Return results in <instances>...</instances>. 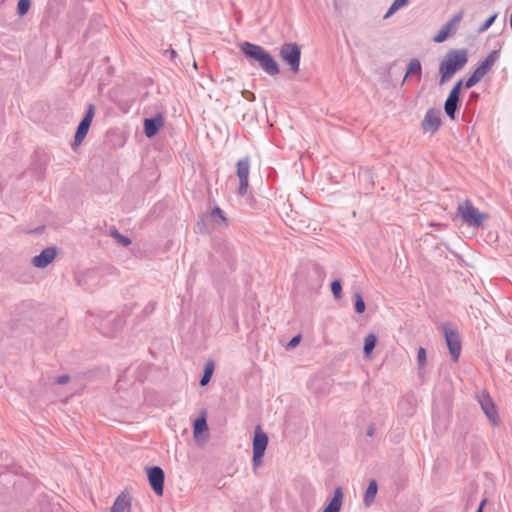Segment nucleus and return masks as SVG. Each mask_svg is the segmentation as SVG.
Returning <instances> with one entry per match:
<instances>
[{"instance_id":"nucleus-43","label":"nucleus","mask_w":512,"mask_h":512,"mask_svg":"<svg viewBox=\"0 0 512 512\" xmlns=\"http://www.w3.org/2000/svg\"><path fill=\"white\" fill-rule=\"evenodd\" d=\"M165 54H169L170 58L173 59L176 57V51L173 48H169L165 50Z\"/></svg>"},{"instance_id":"nucleus-4","label":"nucleus","mask_w":512,"mask_h":512,"mask_svg":"<svg viewBox=\"0 0 512 512\" xmlns=\"http://www.w3.org/2000/svg\"><path fill=\"white\" fill-rule=\"evenodd\" d=\"M279 55L290 71L297 73L300 69L301 48L295 42H286L281 45Z\"/></svg>"},{"instance_id":"nucleus-38","label":"nucleus","mask_w":512,"mask_h":512,"mask_svg":"<svg viewBox=\"0 0 512 512\" xmlns=\"http://www.w3.org/2000/svg\"><path fill=\"white\" fill-rule=\"evenodd\" d=\"M70 377L68 374L60 375L56 378L55 383L63 385L66 384L69 381Z\"/></svg>"},{"instance_id":"nucleus-20","label":"nucleus","mask_w":512,"mask_h":512,"mask_svg":"<svg viewBox=\"0 0 512 512\" xmlns=\"http://www.w3.org/2000/svg\"><path fill=\"white\" fill-rule=\"evenodd\" d=\"M131 497L126 493H121L115 499L110 512H130Z\"/></svg>"},{"instance_id":"nucleus-39","label":"nucleus","mask_w":512,"mask_h":512,"mask_svg":"<svg viewBox=\"0 0 512 512\" xmlns=\"http://www.w3.org/2000/svg\"><path fill=\"white\" fill-rule=\"evenodd\" d=\"M375 431H376V426H375V424H374V423H371V424L368 426V429H367V431H366V435H367L368 437H372V436L374 435Z\"/></svg>"},{"instance_id":"nucleus-14","label":"nucleus","mask_w":512,"mask_h":512,"mask_svg":"<svg viewBox=\"0 0 512 512\" xmlns=\"http://www.w3.org/2000/svg\"><path fill=\"white\" fill-rule=\"evenodd\" d=\"M164 125V116L162 113H157L153 117L144 119V134L147 138H153Z\"/></svg>"},{"instance_id":"nucleus-12","label":"nucleus","mask_w":512,"mask_h":512,"mask_svg":"<svg viewBox=\"0 0 512 512\" xmlns=\"http://www.w3.org/2000/svg\"><path fill=\"white\" fill-rule=\"evenodd\" d=\"M478 402L486 417L491 421L492 424L497 425L499 421V415L490 395L486 391H483L478 397Z\"/></svg>"},{"instance_id":"nucleus-2","label":"nucleus","mask_w":512,"mask_h":512,"mask_svg":"<svg viewBox=\"0 0 512 512\" xmlns=\"http://www.w3.org/2000/svg\"><path fill=\"white\" fill-rule=\"evenodd\" d=\"M468 62V51L462 49H450L439 64L440 84L449 81L456 72L461 70Z\"/></svg>"},{"instance_id":"nucleus-3","label":"nucleus","mask_w":512,"mask_h":512,"mask_svg":"<svg viewBox=\"0 0 512 512\" xmlns=\"http://www.w3.org/2000/svg\"><path fill=\"white\" fill-rule=\"evenodd\" d=\"M457 216L461 217L464 224L471 227H480L488 219V214L480 212L469 199L458 204Z\"/></svg>"},{"instance_id":"nucleus-10","label":"nucleus","mask_w":512,"mask_h":512,"mask_svg":"<svg viewBox=\"0 0 512 512\" xmlns=\"http://www.w3.org/2000/svg\"><path fill=\"white\" fill-rule=\"evenodd\" d=\"M463 18V12L460 11L453 15L449 21H447L441 29L438 31V33L433 37V41L435 43H442L448 39V37L455 33L459 23L461 22Z\"/></svg>"},{"instance_id":"nucleus-29","label":"nucleus","mask_w":512,"mask_h":512,"mask_svg":"<svg viewBox=\"0 0 512 512\" xmlns=\"http://www.w3.org/2000/svg\"><path fill=\"white\" fill-rule=\"evenodd\" d=\"M354 309L357 314H362L366 310L365 301L359 292L354 294Z\"/></svg>"},{"instance_id":"nucleus-37","label":"nucleus","mask_w":512,"mask_h":512,"mask_svg":"<svg viewBox=\"0 0 512 512\" xmlns=\"http://www.w3.org/2000/svg\"><path fill=\"white\" fill-rule=\"evenodd\" d=\"M156 308V303L155 302H149L142 310L144 316H148L150 314H152L154 312Z\"/></svg>"},{"instance_id":"nucleus-34","label":"nucleus","mask_w":512,"mask_h":512,"mask_svg":"<svg viewBox=\"0 0 512 512\" xmlns=\"http://www.w3.org/2000/svg\"><path fill=\"white\" fill-rule=\"evenodd\" d=\"M409 406V411L407 412L408 415H412L414 413V399L412 396H407L401 399L399 402V406L402 407L403 405Z\"/></svg>"},{"instance_id":"nucleus-9","label":"nucleus","mask_w":512,"mask_h":512,"mask_svg":"<svg viewBox=\"0 0 512 512\" xmlns=\"http://www.w3.org/2000/svg\"><path fill=\"white\" fill-rule=\"evenodd\" d=\"M146 474L151 489L157 496H162L164 493L165 473L160 466L146 467Z\"/></svg>"},{"instance_id":"nucleus-6","label":"nucleus","mask_w":512,"mask_h":512,"mask_svg":"<svg viewBox=\"0 0 512 512\" xmlns=\"http://www.w3.org/2000/svg\"><path fill=\"white\" fill-rule=\"evenodd\" d=\"M449 353L454 361L459 359L461 354V339L457 329L453 328L451 322H444L441 325Z\"/></svg>"},{"instance_id":"nucleus-16","label":"nucleus","mask_w":512,"mask_h":512,"mask_svg":"<svg viewBox=\"0 0 512 512\" xmlns=\"http://www.w3.org/2000/svg\"><path fill=\"white\" fill-rule=\"evenodd\" d=\"M208 221L216 228H227L229 226V219L226 213L218 205L207 214Z\"/></svg>"},{"instance_id":"nucleus-41","label":"nucleus","mask_w":512,"mask_h":512,"mask_svg":"<svg viewBox=\"0 0 512 512\" xmlns=\"http://www.w3.org/2000/svg\"><path fill=\"white\" fill-rule=\"evenodd\" d=\"M479 97H480V95H479V93H478V92L472 91V92H470V94H469V99H468V101H469V102L477 101V100L479 99Z\"/></svg>"},{"instance_id":"nucleus-13","label":"nucleus","mask_w":512,"mask_h":512,"mask_svg":"<svg viewBox=\"0 0 512 512\" xmlns=\"http://www.w3.org/2000/svg\"><path fill=\"white\" fill-rule=\"evenodd\" d=\"M58 253L56 246H49L44 248L40 254L34 256L31 263L34 267L44 269L53 262Z\"/></svg>"},{"instance_id":"nucleus-8","label":"nucleus","mask_w":512,"mask_h":512,"mask_svg":"<svg viewBox=\"0 0 512 512\" xmlns=\"http://www.w3.org/2000/svg\"><path fill=\"white\" fill-rule=\"evenodd\" d=\"M95 114V106L93 104H89L83 118L79 122L76 132L74 134V140L72 146L80 145L84 138L86 137L89 128L91 126L93 117Z\"/></svg>"},{"instance_id":"nucleus-17","label":"nucleus","mask_w":512,"mask_h":512,"mask_svg":"<svg viewBox=\"0 0 512 512\" xmlns=\"http://www.w3.org/2000/svg\"><path fill=\"white\" fill-rule=\"evenodd\" d=\"M193 436L198 441L200 439L206 440L209 436V428L206 420V414L203 412L199 415L193 423Z\"/></svg>"},{"instance_id":"nucleus-19","label":"nucleus","mask_w":512,"mask_h":512,"mask_svg":"<svg viewBox=\"0 0 512 512\" xmlns=\"http://www.w3.org/2000/svg\"><path fill=\"white\" fill-rule=\"evenodd\" d=\"M343 490L340 486L334 489L332 497L328 500L322 512H340L343 504Z\"/></svg>"},{"instance_id":"nucleus-15","label":"nucleus","mask_w":512,"mask_h":512,"mask_svg":"<svg viewBox=\"0 0 512 512\" xmlns=\"http://www.w3.org/2000/svg\"><path fill=\"white\" fill-rule=\"evenodd\" d=\"M500 58V50H493L489 55L478 63L473 73L482 79L493 67L494 63Z\"/></svg>"},{"instance_id":"nucleus-18","label":"nucleus","mask_w":512,"mask_h":512,"mask_svg":"<svg viewBox=\"0 0 512 512\" xmlns=\"http://www.w3.org/2000/svg\"><path fill=\"white\" fill-rule=\"evenodd\" d=\"M268 441L269 439L267 434L262 430L260 425H257L254 430L252 450L265 453L268 446Z\"/></svg>"},{"instance_id":"nucleus-36","label":"nucleus","mask_w":512,"mask_h":512,"mask_svg":"<svg viewBox=\"0 0 512 512\" xmlns=\"http://www.w3.org/2000/svg\"><path fill=\"white\" fill-rule=\"evenodd\" d=\"M264 454V452L253 451L252 463L254 467L261 464Z\"/></svg>"},{"instance_id":"nucleus-33","label":"nucleus","mask_w":512,"mask_h":512,"mask_svg":"<svg viewBox=\"0 0 512 512\" xmlns=\"http://www.w3.org/2000/svg\"><path fill=\"white\" fill-rule=\"evenodd\" d=\"M480 80L481 79L472 72L471 75L467 78V80L465 82L463 81V87L465 89H470L474 87Z\"/></svg>"},{"instance_id":"nucleus-21","label":"nucleus","mask_w":512,"mask_h":512,"mask_svg":"<svg viewBox=\"0 0 512 512\" xmlns=\"http://www.w3.org/2000/svg\"><path fill=\"white\" fill-rule=\"evenodd\" d=\"M409 76H416L418 80L421 79L422 76V65L419 59L413 58L410 60V62L407 65L406 74L403 78V83L405 82L406 78Z\"/></svg>"},{"instance_id":"nucleus-5","label":"nucleus","mask_w":512,"mask_h":512,"mask_svg":"<svg viewBox=\"0 0 512 512\" xmlns=\"http://www.w3.org/2000/svg\"><path fill=\"white\" fill-rule=\"evenodd\" d=\"M463 88V79L458 80L448 93L444 102V112L450 120H455L461 107V90Z\"/></svg>"},{"instance_id":"nucleus-28","label":"nucleus","mask_w":512,"mask_h":512,"mask_svg":"<svg viewBox=\"0 0 512 512\" xmlns=\"http://www.w3.org/2000/svg\"><path fill=\"white\" fill-rule=\"evenodd\" d=\"M426 363H427L426 349L424 347L420 346L417 351V364H418L419 375H421V371L425 369Z\"/></svg>"},{"instance_id":"nucleus-32","label":"nucleus","mask_w":512,"mask_h":512,"mask_svg":"<svg viewBox=\"0 0 512 512\" xmlns=\"http://www.w3.org/2000/svg\"><path fill=\"white\" fill-rule=\"evenodd\" d=\"M498 14L497 13H494L492 15H490L478 28L477 32L478 33H483L485 32L486 30H488L492 25L493 23L495 22L496 18H497Z\"/></svg>"},{"instance_id":"nucleus-27","label":"nucleus","mask_w":512,"mask_h":512,"mask_svg":"<svg viewBox=\"0 0 512 512\" xmlns=\"http://www.w3.org/2000/svg\"><path fill=\"white\" fill-rule=\"evenodd\" d=\"M110 234L123 247H127L131 244V239L128 236L121 234L116 228L111 229Z\"/></svg>"},{"instance_id":"nucleus-11","label":"nucleus","mask_w":512,"mask_h":512,"mask_svg":"<svg viewBox=\"0 0 512 512\" xmlns=\"http://www.w3.org/2000/svg\"><path fill=\"white\" fill-rule=\"evenodd\" d=\"M441 124L442 121L440 117V110L436 108H429L424 115V119L422 120L421 123V128L424 133L429 132L431 134H434L439 130Z\"/></svg>"},{"instance_id":"nucleus-40","label":"nucleus","mask_w":512,"mask_h":512,"mask_svg":"<svg viewBox=\"0 0 512 512\" xmlns=\"http://www.w3.org/2000/svg\"><path fill=\"white\" fill-rule=\"evenodd\" d=\"M243 96H244V98H246L249 101H254L255 100L254 93H252V92H250L248 90H244L243 91Z\"/></svg>"},{"instance_id":"nucleus-25","label":"nucleus","mask_w":512,"mask_h":512,"mask_svg":"<svg viewBox=\"0 0 512 512\" xmlns=\"http://www.w3.org/2000/svg\"><path fill=\"white\" fill-rule=\"evenodd\" d=\"M214 368H215V365L212 360H209L208 362H206V364L204 366L203 374L199 381L200 386H206L210 382L213 372H214Z\"/></svg>"},{"instance_id":"nucleus-1","label":"nucleus","mask_w":512,"mask_h":512,"mask_svg":"<svg viewBox=\"0 0 512 512\" xmlns=\"http://www.w3.org/2000/svg\"><path fill=\"white\" fill-rule=\"evenodd\" d=\"M239 47L250 65L257 66L270 76L280 73L277 61L264 47L248 41L242 42Z\"/></svg>"},{"instance_id":"nucleus-24","label":"nucleus","mask_w":512,"mask_h":512,"mask_svg":"<svg viewBox=\"0 0 512 512\" xmlns=\"http://www.w3.org/2000/svg\"><path fill=\"white\" fill-rule=\"evenodd\" d=\"M378 338L374 333L368 334L364 339V346H363V353L364 356L367 358L371 355L373 350L376 347Z\"/></svg>"},{"instance_id":"nucleus-30","label":"nucleus","mask_w":512,"mask_h":512,"mask_svg":"<svg viewBox=\"0 0 512 512\" xmlns=\"http://www.w3.org/2000/svg\"><path fill=\"white\" fill-rule=\"evenodd\" d=\"M31 7V0H18L16 13L19 17L26 15Z\"/></svg>"},{"instance_id":"nucleus-22","label":"nucleus","mask_w":512,"mask_h":512,"mask_svg":"<svg viewBox=\"0 0 512 512\" xmlns=\"http://www.w3.org/2000/svg\"><path fill=\"white\" fill-rule=\"evenodd\" d=\"M111 322L112 323V329L109 331H106L104 329H101V333L106 337H114L116 333L124 326L125 320L122 316L117 315L112 320L107 319L105 320V323Z\"/></svg>"},{"instance_id":"nucleus-7","label":"nucleus","mask_w":512,"mask_h":512,"mask_svg":"<svg viewBox=\"0 0 512 512\" xmlns=\"http://www.w3.org/2000/svg\"><path fill=\"white\" fill-rule=\"evenodd\" d=\"M250 158L245 156L236 163V174L239 178L238 195L243 197L249 188Z\"/></svg>"},{"instance_id":"nucleus-42","label":"nucleus","mask_w":512,"mask_h":512,"mask_svg":"<svg viewBox=\"0 0 512 512\" xmlns=\"http://www.w3.org/2000/svg\"><path fill=\"white\" fill-rule=\"evenodd\" d=\"M486 503H487V499H486V498H484V499L479 503V505H478V508H477L476 512H483V511H484V507H485Z\"/></svg>"},{"instance_id":"nucleus-23","label":"nucleus","mask_w":512,"mask_h":512,"mask_svg":"<svg viewBox=\"0 0 512 512\" xmlns=\"http://www.w3.org/2000/svg\"><path fill=\"white\" fill-rule=\"evenodd\" d=\"M377 491H378V483L375 479H371L368 483V486H367L365 494H364L365 506L369 507L374 503Z\"/></svg>"},{"instance_id":"nucleus-31","label":"nucleus","mask_w":512,"mask_h":512,"mask_svg":"<svg viewBox=\"0 0 512 512\" xmlns=\"http://www.w3.org/2000/svg\"><path fill=\"white\" fill-rule=\"evenodd\" d=\"M331 292L336 300L342 297V282L340 279H334L330 284Z\"/></svg>"},{"instance_id":"nucleus-35","label":"nucleus","mask_w":512,"mask_h":512,"mask_svg":"<svg viewBox=\"0 0 512 512\" xmlns=\"http://www.w3.org/2000/svg\"><path fill=\"white\" fill-rule=\"evenodd\" d=\"M301 339H302V335L300 333L294 335L290 341L286 344V349L287 350H292L294 348H296L299 343L301 342Z\"/></svg>"},{"instance_id":"nucleus-26","label":"nucleus","mask_w":512,"mask_h":512,"mask_svg":"<svg viewBox=\"0 0 512 512\" xmlns=\"http://www.w3.org/2000/svg\"><path fill=\"white\" fill-rule=\"evenodd\" d=\"M409 0H394L384 15V19L391 17L400 8L408 5Z\"/></svg>"},{"instance_id":"nucleus-44","label":"nucleus","mask_w":512,"mask_h":512,"mask_svg":"<svg viewBox=\"0 0 512 512\" xmlns=\"http://www.w3.org/2000/svg\"><path fill=\"white\" fill-rule=\"evenodd\" d=\"M364 175H365L366 177L371 178V172H370V170H368V169H367V170L365 171Z\"/></svg>"}]
</instances>
